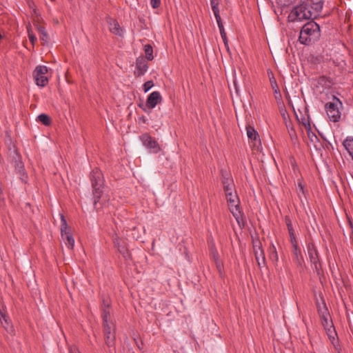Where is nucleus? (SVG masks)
<instances>
[{"label": "nucleus", "instance_id": "obj_32", "mask_svg": "<svg viewBox=\"0 0 353 353\" xmlns=\"http://www.w3.org/2000/svg\"><path fill=\"white\" fill-rule=\"evenodd\" d=\"M290 243L292 245V247L298 246V242H297V240H296V239L295 237L294 234H291V235L290 236Z\"/></svg>", "mask_w": 353, "mask_h": 353}, {"label": "nucleus", "instance_id": "obj_29", "mask_svg": "<svg viewBox=\"0 0 353 353\" xmlns=\"http://www.w3.org/2000/svg\"><path fill=\"white\" fill-rule=\"evenodd\" d=\"M38 30H39V33L41 34V39L45 42H47L48 37V34L46 32V30H44V28L40 27V28H39Z\"/></svg>", "mask_w": 353, "mask_h": 353}, {"label": "nucleus", "instance_id": "obj_37", "mask_svg": "<svg viewBox=\"0 0 353 353\" xmlns=\"http://www.w3.org/2000/svg\"><path fill=\"white\" fill-rule=\"evenodd\" d=\"M288 231H289V234L290 236L291 235V234H294V230L292 228V226L290 223H288Z\"/></svg>", "mask_w": 353, "mask_h": 353}, {"label": "nucleus", "instance_id": "obj_4", "mask_svg": "<svg viewBox=\"0 0 353 353\" xmlns=\"http://www.w3.org/2000/svg\"><path fill=\"white\" fill-rule=\"evenodd\" d=\"M102 317L103 321V329L105 342L107 345L112 346L114 344L115 339L114 325L110 318V310L108 307V305L106 306L104 304Z\"/></svg>", "mask_w": 353, "mask_h": 353}, {"label": "nucleus", "instance_id": "obj_25", "mask_svg": "<svg viewBox=\"0 0 353 353\" xmlns=\"http://www.w3.org/2000/svg\"><path fill=\"white\" fill-rule=\"evenodd\" d=\"M144 51L146 59L152 61L154 59L152 47L150 44L145 45Z\"/></svg>", "mask_w": 353, "mask_h": 353}, {"label": "nucleus", "instance_id": "obj_21", "mask_svg": "<svg viewBox=\"0 0 353 353\" xmlns=\"http://www.w3.org/2000/svg\"><path fill=\"white\" fill-rule=\"evenodd\" d=\"M285 126L288 130V134L290 137L291 140L294 142L297 139L296 132L294 129V126L291 121H286Z\"/></svg>", "mask_w": 353, "mask_h": 353}, {"label": "nucleus", "instance_id": "obj_34", "mask_svg": "<svg viewBox=\"0 0 353 353\" xmlns=\"http://www.w3.org/2000/svg\"><path fill=\"white\" fill-rule=\"evenodd\" d=\"M150 4L152 8H157L161 4V0H150Z\"/></svg>", "mask_w": 353, "mask_h": 353}, {"label": "nucleus", "instance_id": "obj_26", "mask_svg": "<svg viewBox=\"0 0 353 353\" xmlns=\"http://www.w3.org/2000/svg\"><path fill=\"white\" fill-rule=\"evenodd\" d=\"M255 256L257 261L258 265L260 266L261 264L265 263V256L262 250L259 248V250L255 252Z\"/></svg>", "mask_w": 353, "mask_h": 353}, {"label": "nucleus", "instance_id": "obj_24", "mask_svg": "<svg viewBox=\"0 0 353 353\" xmlns=\"http://www.w3.org/2000/svg\"><path fill=\"white\" fill-rule=\"evenodd\" d=\"M219 0H210L212 10L213 11L215 18H219V17H221L219 14Z\"/></svg>", "mask_w": 353, "mask_h": 353}, {"label": "nucleus", "instance_id": "obj_33", "mask_svg": "<svg viewBox=\"0 0 353 353\" xmlns=\"http://www.w3.org/2000/svg\"><path fill=\"white\" fill-rule=\"evenodd\" d=\"M281 115H282V117L285 123H286V121H290V119H289L288 114L285 109H282L281 110Z\"/></svg>", "mask_w": 353, "mask_h": 353}, {"label": "nucleus", "instance_id": "obj_19", "mask_svg": "<svg viewBox=\"0 0 353 353\" xmlns=\"http://www.w3.org/2000/svg\"><path fill=\"white\" fill-rule=\"evenodd\" d=\"M292 252L297 264L301 266L303 263V257L301 254V248L299 247V245L296 247H292Z\"/></svg>", "mask_w": 353, "mask_h": 353}, {"label": "nucleus", "instance_id": "obj_7", "mask_svg": "<svg viewBox=\"0 0 353 353\" xmlns=\"http://www.w3.org/2000/svg\"><path fill=\"white\" fill-rule=\"evenodd\" d=\"M341 103L339 99L334 97L332 101L328 102L325 105L327 114L331 121L336 122L341 117V113L339 110V105Z\"/></svg>", "mask_w": 353, "mask_h": 353}, {"label": "nucleus", "instance_id": "obj_14", "mask_svg": "<svg viewBox=\"0 0 353 353\" xmlns=\"http://www.w3.org/2000/svg\"><path fill=\"white\" fill-rule=\"evenodd\" d=\"M319 314L325 330L333 325L332 322L329 319L330 314L325 306L323 308L319 309Z\"/></svg>", "mask_w": 353, "mask_h": 353}, {"label": "nucleus", "instance_id": "obj_16", "mask_svg": "<svg viewBox=\"0 0 353 353\" xmlns=\"http://www.w3.org/2000/svg\"><path fill=\"white\" fill-rule=\"evenodd\" d=\"M210 248L211 255L215 261L216 265L219 270L221 271V269L222 268V263L219 260V253L215 248L214 243H210Z\"/></svg>", "mask_w": 353, "mask_h": 353}, {"label": "nucleus", "instance_id": "obj_38", "mask_svg": "<svg viewBox=\"0 0 353 353\" xmlns=\"http://www.w3.org/2000/svg\"><path fill=\"white\" fill-rule=\"evenodd\" d=\"M299 188L300 189V191H301L303 193V187L301 183H299Z\"/></svg>", "mask_w": 353, "mask_h": 353}, {"label": "nucleus", "instance_id": "obj_8", "mask_svg": "<svg viewBox=\"0 0 353 353\" xmlns=\"http://www.w3.org/2000/svg\"><path fill=\"white\" fill-rule=\"evenodd\" d=\"M48 68L46 65H37L33 71V77L36 84L39 87H45L48 83V79L46 74Z\"/></svg>", "mask_w": 353, "mask_h": 353}, {"label": "nucleus", "instance_id": "obj_3", "mask_svg": "<svg viewBox=\"0 0 353 353\" xmlns=\"http://www.w3.org/2000/svg\"><path fill=\"white\" fill-rule=\"evenodd\" d=\"M320 37V27L314 21L306 23L301 28L299 40L301 43L310 45Z\"/></svg>", "mask_w": 353, "mask_h": 353}, {"label": "nucleus", "instance_id": "obj_11", "mask_svg": "<svg viewBox=\"0 0 353 353\" xmlns=\"http://www.w3.org/2000/svg\"><path fill=\"white\" fill-rule=\"evenodd\" d=\"M141 140L145 147L151 152L157 153L160 151V146L158 143L148 134H144L141 137Z\"/></svg>", "mask_w": 353, "mask_h": 353}, {"label": "nucleus", "instance_id": "obj_36", "mask_svg": "<svg viewBox=\"0 0 353 353\" xmlns=\"http://www.w3.org/2000/svg\"><path fill=\"white\" fill-rule=\"evenodd\" d=\"M69 352L70 353H80V352L79 351L77 347L74 345L70 347Z\"/></svg>", "mask_w": 353, "mask_h": 353}, {"label": "nucleus", "instance_id": "obj_6", "mask_svg": "<svg viewBox=\"0 0 353 353\" xmlns=\"http://www.w3.org/2000/svg\"><path fill=\"white\" fill-rule=\"evenodd\" d=\"M61 216V234L62 241L68 249L72 250L74 245V238L70 232V228L67 224V221L63 214Z\"/></svg>", "mask_w": 353, "mask_h": 353}, {"label": "nucleus", "instance_id": "obj_28", "mask_svg": "<svg viewBox=\"0 0 353 353\" xmlns=\"http://www.w3.org/2000/svg\"><path fill=\"white\" fill-rule=\"evenodd\" d=\"M27 29H28V38H29L30 42L32 43V44L34 45V42L37 40V37L32 32L30 26H28L27 27Z\"/></svg>", "mask_w": 353, "mask_h": 353}, {"label": "nucleus", "instance_id": "obj_15", "mask_svg": "<svg viewBox=\"0 0 353 353\" xmlns=\"http://www.w3.org/2000/svg\"><path fill=\"white\" fill-rule=\"evenodd\" d=\"M108 25H109V30L112 33H113L116 35H119V36L123 35V31L121 28L119 23L117 21L110 19L108 21Z\"/></svg>", "mask_w": 353, "mask_h": 353}, {"label": "nucleus", "instance_id": "obj_10", "mask_svg": "<svg viewBox=\"0 0 353 353\" xmlns=\"http://www.w3.org/2000/svg\"><path fill=\"white\" fill-rule=\"evenodd\" d=\"M247 136L250 140V144L256 150L259 151L261 149V143L259 139V134L252 126H248L246 128Z\"/></svg>", "mask_w": 353, "mask_h": 353}, {"label": "nucleus", "instance_id": "obj_5", "mask_svg": "<svg viewBox=\"0 0 353 353\" xmlns=\"http://www.w3.org/2000/svg\"><path fill=\"white\" fill-rule=\"evenodd\" d=\"M91 181L93 188L94 203L96 205L102 193L101 188L103 182V174L98 169L93 170L91 172Z\"/></svg>", "mask_w": 353, "mask_h": 353}, {"label": "nucleus", "instance_id": "obj_2", "mask_svg": "<svg viewBox=\"0 0 353 353\" xmlns=\"http://www.w3.org/2000/svg\"><path fill=\"white\" fill-rule=\"evenodd\" d=\"M223 183L229 210L236 219L239 226L243 228L245 225L244 215L240 208L239 196L234 190L233 181L232 179L225 178Z\"/></svg>", "mask_w": 353, "mask_h": 353}, {"label": "nucleus", "instance_id": "obj_22", "mask_svg": "<svg viewBox=\"0 0 353 353\" xmlns=\"http://www.w3.org/2000/svg\"><path fill=\"white\" fill-rule=\"evenodd\" d=\"M136 74L138 76L143 75L148 70V65L143 61H137L136 64Z\"/></svg>", "mask_w": 353, "mask_h": 353}, {"label": "nucleus", "instance_id": "obj_27", "mask_svg": "<svg viewBox=\"0 0 353 353\" xmlns=\"http://www.w3.org/2000/svg\"><path fill=\"white\" fill-rule=\"evenodd\" d=\"M37 120L41 122L45 125H49L50 124V119L46 114H41L37 117Z\"/></svg>", "mask_w": 353, "mask_h": 353}, {"label": "nucleus", "instance_id": "obj_23", "mask_svg": "<svg viewBox=\"0 0 353 353\" xmlns=\"http://www.w3.org/2000/svg\"><path fill=\"white\" fill-rule=\"evenodd\" d=\"M215 19H216L221 37H222L224 43H227L226 33L225 32L224 27H223V25L221 21V17H219V18H215Z\"/></svg>", "mask_w": 353, "mask_h": 353}, {"label": "nucleus", "instance_id": "obj_18", "mask_svg": "<svg viewBox=\"0 0 353 353\" xmlns=\"http://www.w3.org/2000/svg\"><path fill=\"white\" fill-rule=\"evenodd\" d=\"M343 145L353 159V137H347L343 142Z\"/></svg>", "mask_w": 353, "mask_h": 353}, {"label": "nucleus", "instance_id": "obj_1", "mask_svg": "<svg viewBox=\"0 0 353 353\" xmlns=\"http://www.w3.org/2000/svg\"><path fill=\"white\" fill-rule=\"evenodd\" d=\"M323 0H305L294 6L288 15L290 22H299L318 17L323 8Z\"/></svg>", "mask_w": 353, "mask_h": 353}, {"label": "nucleus", "instance_id": "obj_35", "mask_svg": "<svg viewBox=\"0 0 353 353\" xmlns=\"http://www.w3.org/2000/svg\"><path fill=\"white\" fill-rule=\"evenodd\" d=\"M20 168H21V170H19V173L21 174V180L23 181H26L27 176L25 174V172H24V171L23 170V165H21Z\"/></svg>", "mask_w": 353, "mask_h": 353}, {"label": "nucleus", "instance_id": "obj_17", "mask_svg": "<svg viewBox=\"0 0 353 353\" xmlns=\"http://www.w3.org/2000/svg\"><path fill=\"white\" fill-rule=\"evenodd\" d=\"M302 123L304 125V126L305 127V129L307 130V136L310 139V140L312 141V142H315V141H318L319 139H318V137H316V135L313 133L312 132V129H311V126H310V122L307 120V119H303L302 121Z\"/></svg>", "mask_w": 353, "mask_h": 353}, {"label": "nucleus", "instance_id": "obj_9", "mask_svg": "<svg viewBox=\"0 0 353 353\" xmlns=\"http://www.w3.org/2000/svg\"><path fill=\"white\" fill-rule=\"evenodd\" d=\"M307 254L310 261L314 271L319 274L321 269V265L319 261V256L317 249L313 243H309L307 246Z\"/></svg>", "mask_w": 353, "mask_h": 353}, {"label": "nucleus", "instance_id": "obj_39", "mask_svg": "<svg viewBox=\"0 0 353 353\" xmlns=\"http://www.w3.org/2000/svg\"><path fill=\"white\" fill-rule=\"evenodd\" d=\"M274 92H275L276 94H279V97H281V94H280V92H279V90H278V88H276V89H275Z\"/></svg>", "mask_w": 353, "mask_h": 353}, {"label": "nucleus", "instance_id": "obj_31", "mask_svg": "<svg viewBox=\"0 0 353 353\" xmlns=\"http://www.w3.org/2000/svg\"><path fill=\"white\" fill-rule=\"evenodd\" d=\"M154 85V83L152 81H148L144 83L143 85V88L145 92H148Z\"/></svg>", "mask_w": 353, "mask_h": 353}, {"label": "nucleus", "instance_id": "obj_12", "mask_svg": "<svg viewBox=\"0 0 353 353\" xmlns=\"http://www.w3.org/2000/svg\"><path fill=\"white\" fill-rule=\"evenodd\" d=\"M161 101L162 97L160 92L158 91H154L148 95L145 105L148 108L153 109Z\"/></svg>", "mask_w": 353, "mask_h": 353}, {"label": "nucleus", "instance_id": "obj_30", "mask_svg": "<svg viewBox=\"0 0 353 353\" xmlns=\"http://www.w3.org/2000/svg\"><path fill=\"white\" fill-rule=\"evenodd\" d=\"M270 257L273 261L276 262L279 260L277 252L276 250V248L274 247V245H272V250L270 253Z\"/></svg>", "mask_w": 353, "mask_h": 353}, {"label": "nucleus", "instance_id": "obj_20", "mask_svg": "<svg viewBox=\"0 0 353 353\" xmlns=\"http://www.w3.org/2000/svg\"><path fill=\"white\" fill-rule=\"evenodd\" d=\"M325 331H326L328 338L330 340V341L332 342V343L334 345H336V344L337 343V340H336L337 334L335 331L334 325L325 329Z\"/></svg>", "mask_w": 353, "mask_h": 353}, {"label": "nucleus", "instance_id": "obj_13", "mask_svg": "<svg viewBox=\"0 0 353 353\" xmlns=\"http://www.w3.org/2000/svg\"><path fill=\"white\" fill-rule=\"evenodd\" d=\"M113 241L117 246L119 252L123 255L125 259L129 257L128 250L126 248L125 242L120 239L117 234L113 238Z\"/></svg>", "mask_w": 353, "mask_h": 353}]
</instances>
